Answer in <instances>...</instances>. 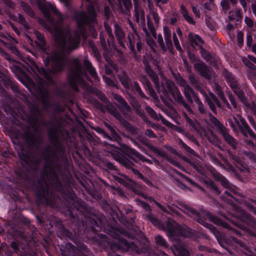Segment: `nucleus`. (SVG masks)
Instances as JSON below:
<instances>
[{"instance_id":"8","label":"nucleus","mask_w":256,"mask_h":256,"mask_svg":"<svg viewBox=\"0 0 256 256\" xmlns=\"http://www.w3.org/2000/svg\"><path fill=\"white\" fill-rule=\"evenodd\" d=\"M20 241L14 240L10 243V247L19 256H39L36 253L38 244L36 242L34 231L28 236L24 232L21 234Z\"/></svg>"},{"instance_id":"5","label":"nucleus","mask_w":256,"mask_h":256,"mask_svg":"<svg viewBox=\"0 0 256 256\" xmlns=\"http://www.w3.org/2000/svg\"><path fill=\"white\" fill-rule=\"evenodd\" d=\"M214 178L217 182L226 188L220 198L226 202L234 206L236 208L234 217L236 222H234V224L238 228L247 232L248 234L256 236V220L245 210L235 206V202H238V192L236 191L237 188L232 184L225 176L221 174L216 172L213 174Z\"/></svg>"},{"instance_id":"21","label":"nucleus","mask_w":256,"mask_h":256,"mask_svg":"<svg viewBox=\"0 0 256 256\" xmlns=\"http://www.w3.org/2000/svg\"><path fill=\"white\" fill-rule=\"evenodd\" d=\"M238 242H240V244H234V246H231L230 247L234 250H239L242 248L246 250V254L247 256H256V248L252 247H248L246 244L242 240L238 238Z\"/></svg>"},{"instance_id":"37","label":"nucleus","mask_w":256,"mask_h":256,"mask_svg":"<svg viewBox=\"0 0 256 256\" xmlns=\"http://www.w3.org/2000/svg\"><path fill=\"white\" fill-rule=\"evenodd\" d=\"M231 88L242 102L244 103L247 101V98L245 96L244 92L238 84Z\"/></svg>"},{"instance_id":"33","label":"nucleus","mask_w":256,"mask_h":256,"mask_svg":"<svg viewBox=\"0 0 256 256\" xmlns=\"http://www.w3.org/2000/svg\"><path fill=\"white\" fill-rule=\"evenodd\" d=\"M114 34L117 39L118 43L122 46H124V40L125 38V35L124 30L118 24H114Z\"/></svg>"},{"instance_id":"51","label":"nucleus","mask_w":256,"mask_h":256,"mask_svg":"<svg viewBox=\"0 0 256 256\" xmlns=\"http://www.w3.org/2000/svg\"><path fill=\"white\" fill-rule=\"evenodd\" d=\"M102 168L107 170L117 171L116 166L112 163L108 161L103 162Z\"/></svg>"},{"instance_id":"44","label":"nucleus","mask_w":256,"mask_h":256,"mask_svg":"<svg viewBox=\"0 0 256 256\" xmlns=\"http://www.w3.org/2000/svg\"><path fill=\"white\" fill-rule=\"evenodd\" d=\"M13 252L5 243L0 246V256H12Z\"/></svg>"},{"instance_id":"42","label":"nucleus","mask_w":256,"mask_h":256,"mask_svg":"<svg viewBox=\"0 0 256 256\" xmlns=\"http://www.w3.org/2000/svg\"><path fill=\"white\" fill-rule=\"evenodd\" d=\"M188 80L190 82V84L194 87V88L197 90L200 91L202 94L204 92V90L202 89V86L201 84L198 80L193 76H190L188 77Z\"/></svg>"},{"instance_id":"16","label":"nucleus","mask_w":256,"mask_h":256,"mask_svg":"<svg viewBox=\"0 0 256 256\" xmlns=\"http://www.w3.org/2000/svg\"><path fill=\"white\" fill-rule=\"evenodd\" d=\"M16 182L21 186H24L29 182V172L28 170L22 168H16L14 170Z\"/></svg>"},{"instance_id":"30","label":"nucleus","mask_w":256,"mask_h":256,"mask_svg":"<svg viewBox=\"0 0 256 256\" xmlns=\"http://www.w3.org/2000/svg\"><path fill=\"white\" fill-rule=\"evenodd\" d=\"M220 134L222 136L227 144L230 145L233 148H236L237 144L236 140L229 134L228 130L226 128Z\"/></svg>"},{"instance_id":"45","label":"nucleus","mask_w":256,"mask_h":256,"mask_svg":"<svg viewBox=\"0 0 256 256\" xmlns=\"http://www.w3.org/2000/svg\"><path fill=\"white\" fill-rule=\"evenodd\" d=\"M5 78L6 79L4 82V84L6 87L7 88H10L14 92H18V89L16 84L10 78H8L6 76Z\"/></svg>"},{"instance_id":"57","label":"nucleus","mask_w":256,"mask_h":256,"mask_svg":"<svg viewBox=\"0 0 256 256\" xmlns=\"http://www.w3.org/2000/svg\"><path fill=\"white\" fill-rule=\"evenodd\" d=\"M242 62L246 66H247L250 70H256V66H255L250 60H248V58H242Z\"/></svg>"},{"instance_id":"3","label":"nucleus","mask_w":256,"mask_h":256,"mask_svg":"<svg viewBox=\"0 0 256 256\" xmlns=\"http://www.w3.org/2000/svg\"><path fill=\"white\" fill-rule=\"evenodd\" d=\"M36 4L46 21L53 25L55 39L60 50V52H54L50 56L44 58L43 62L46 68H42L39 70L48 82L52 84V75L63 70L66 56L78 48L82 36H86V26L91 28L92 24L96 23L97 14L92 3L87 6V13L84 10L76 11L74 14V19L78 30L74 32L72 36L70 30L68 29L66 33L52 16L50 10L57 15L60 14L54 6L51 4H46L45 0H37Z\"/></svg>"},{"instance_id":"62","label":"nucleus","mask_w":256,"mask_h":256,"mask_svg":"<svg viewBox=\"0 0 256 256\" xmlns=\"http://www.w3.org/2000/svg\"><path fill=\"white\" fill-rule=\"evenodd\" d=\"M163 30L164 39L172 38L171 30L167 26H164Z\"/></svg>"},{"instance_id":"55","label":"nucleus","mask_w":256,"mask_h":256,"mask_svg":"<svg viewBox=\"0 0 256 256\" xmlns=\"http://www.w3.org/2000/svg\"><path fill=\"white\" fill-rule=\"evenodd\" d=\"M146 198L150 202H154L158 208H160V210H162V211L164 212H167L166 208H164L160 202H157L156 200L152 196H148Z\"/></svg>"},{"instance_id":"29","label":"nucleus","mask_w":256,"mask_h":256,"mask_svg":"<svg viewBox=\"0 0 256 256\" xmlns=\"http://www.w3.org/2000/svg\"><path fill=\"white\" fill-rule=\"evenodd\" d=\"M152 150L156 154L165 158L168 162L172 165L177 167L179 166L180 164L178 162L174 160V158L169 157L168 154L163 150L154 146H152Z\"/></svg>"},{"instance_id":"17","label":"nucleus","mask_w":256,"mask_h":256,"mask_svg":"<svg viewBox=\"0 0 256 256\" xmlns=\"http://www.w3.org/2000/svg\"><path fill=\"white\" fill-rule=\"evenodd\" d=\"M167 88L170 93L172 95V97L176 102L182 105L190 113L192 112V108H190V106L185 102L183 96L178 90L176 92L173 87L170 85H167Z\"/></svg>"},{"instance_id":"64","label":"nucleus","mask_w":256,"mask_h":256,"mask_svg":"<svg viewBox=\"0 0 256 256\" xmlns=\"http://www.w3.org/2000/svg\"><path fill=\"white\" fill-rule=\"evenodd\" d=\"M140 204L141 206L146 212H148V213H151L152 211V209L150 208V204L147 202H146L144 201H140Z\"/></svg>"},{"instance_id":"49","label":"nucleus","mask_w":256,"mask_h":256,"mask_svg":"<svg viewBox=\"0 0 256 256\" xmlns=\"http://www.w3.org/2000/svg\"><path fill=\"white\" fill-rule=\"evenodd\" d=\"M40 163V158H36V157L32 155L30 162L26 165L30 167L33 166L34 170H37L38 167Z\"/></svg>"},{"instance_id":"25","label":"nucleus","mask_w":256,"mask_h":256,"mask_svg":"<svg viewBox=\"0 0 256 256\" xmlns=\"http://www.w3.org/2000/svg\"><path fill=\"white\" fill-rule=\"evenodd\" d=\"M222 76L231 88L238 84V80H236L235 76L232 72H229L226 68H222Z\"/></svg>"},{"instance_id":"19","label":"nucleus","mask_w":256,"mask_h":256,"mask_svg":"<svg viewBox=\"0 0 256 256\" xmlns=\"http://www.w3.org/2000/svg\"><path fill=\"white\" fill-rule=\"evenodd\" d=\"M209 96H206V100L211 110L216 114H217V110L216 106L218 108H221L222 105L220 100L217 96L212 92H209Z\"/></svg>"},{"instance_id":"12","label":"nucleus","mask_w":256,"mask_h":256,"mask_svg":"<svg viewBox=\"0 0 256 256\" xmlns=\"http://www.w3.org/2000/svg\"><path fill=\"white\" fill-rule=\"evenodd\" d=\"M112 180L120 184L136 194L140 193V191L138 184L126 176L112 174Z\"/></svg>"},{"instance_id":"31","label":"nucleus","mask_w":256,"mask_h":256,"mask_svg":"<svg viewBox=\"0 0 256 256\" xmlns=\"http://www.w3.org/2000/svg\"><path fill=\"white\" fill-rule=\"evenodd\" d=\"M200 54L202 57L207 62L210 64H213L216 62L214 56L203 48L202 46H200Z\"/></svg>"},{"instance_id":"13","label":"nucleus","mask_w":256,"mask_h":256,"mask_svg":"<svg viewBox=\"0 0 256 256\" xmlns=\"http://www.w3.org/2000/svg\"><path fill=\"white\" fill-rule=\"evenodd\" d=\"M22 138L30 148L36 147V144L40 143L39 136H36L32 130L30 126H25L22 128Z\"/></svg>"},{"instance_id":"26","label":"nucleus","mask_w":256,"mask_h":256,"mask_svg":"<svg viewBox=\"0 0 256 256\" xmlns=\"http://www.w3.org/2000/svg\"><path fill=\"white\" fill-rule=\"evenodd\" d=\"M145 66L144 70L146 73L150 76L156 86H159V78L158 74L152 69L150 64L146 62H144Z\"/></svg>"},{"instance_id":"61","label":"nucleus","mask_w":256,"mask_h":256,"mask_svg":"<svg viewBox=\"0 0 256 256\" xmlns=\"http://www.w3.org/2000/svg\"><path fill=\"white\" fill-rule=\"evenodd\" d=\"M18 20L20 24H22L26 29L28 30L30 28V27L29 26L26 20L22 15H18Z\"/></svg>"},{"instance_id":"59","label":"nucleus","mask_w":256,"mask_h":256,"mask_svg":"<svg viewBox=\"0 0 256 256\" xmlns=\"http://www.w3.org/2000/svg\"><path fill=\"white\" fill-rule=\"evenodd\" d=\"M246 106L251 110V113L256 118V104L254 102L246 104Z\"/></svg>"},{"instance_id":"20","label":"nucleus","mask_w":256,"mask_h":256,"mask_svg":"<svg viewBox=\"0 0 256 256\" xmlns=\"http://www.w3.org/2000/svg\"><path fill=\"white\" fill-rule=\"evenodd\" d=\"M108 111L114 116L117 120H121L123 123L124 127L128 130L132 131L134 130L133 126L127 120L124 119L121 114L118 112L117 110L112 104H110L109 107L107 108Z\"/></svg>"},{"instance_id":"28","label":"nucleus","mask_w":256,"mask_h":256,"mask_svg":"<svg viewBox=\"0 0 256 256\" xmlns=\"http://www.w3.org/2000/svg\"><path fill=\"white\" fill-rule=\"evenodd\" d=\"M18 154L20 160L24 162L26 164L28 163L32 156L29 150L22 145L20 146V149L18 151Z\"/></svg>"},{"instance_id":"2","label":"nucleus","mask_w":256,"mask_h":256,"mask_svg":"<svg viewBox=\"0 0 256 256\" xmlns=\"http://www.w3.org/2000/svg\"><path fill=\"white\" fill-rule=\"evenodd\" d=\"M36 4L46 21L53 25L55 39L60 50V52H54L50 56L44 58L43 62L46 68H42L39 70L48 82L52 84V75L63 70L66 56L78 48L82 36H86V26L91 28L92 24L96 23L97 14L92 3L87 6V13L84 10L76 11L74 14V19L78 30L74 32L72 36L70 30L68 29L66 33L52 16L50 10L57 15L60 14L54 6L51 4H46L45 0H37Z\"/></svg>"},{"instance_id":"40","label":"nucleus","mask_w":256,"mask_h":256,"mask_svg":"<svg viewBox=\"0 0 256 256\" xmlns=\"http://www.w3.org/2000/svg\"><path fill=\"white\" fill-rule=\"evenodd\" d=\"M208 116L210 122L214 127L216 128L219 133L225 128L224 126L220 123L218 119L216 117L214 116L210 112H209Z\"/></svg>"},{"instance_id":"53","label":"nucleus","mask_w":256,"mask_h":256,"mask_svg":"<svg viewBox=\"0 0 256 256\" xmlns=\"http://www.w3.org/2000/svg\"><path fill=\"white\" fill-rule=\"evenodd\" d=\"M145 110L147 114L152 118L154 120H158V115L156 112L150 106H146Z\"/></svg>"},{"instance_id":"14","label":"nucleus","mask_w":256,"mask_h":256,"mask_svg":"<svg viewBox=\"0 0 256 256\" xmlns=\"http://www.w3.org/2000/svg\"><path fill=\"white\" fill-rule=\"evenodd\" d=\"M114 160L128 169L130 170L132 172L138 179L144 178V175L138 170L133 168L134 164L128 159L120 154H114Z\"/></svg>"},{"instance_id":"43","label":"nucleus","mask_w":256,"mask_h":256,"mask_svg":"<svg viewBox=\"0 0 256 256\" xmlns=\"http://www.w3.org/2000/svg\"><path fill=\"white\" fill-rule=\"evenodd\" d=\"M155 242L156 246L164 248H168V244L166 240L160 235H158L155 237Z\"/></svg>"},{"instance_id":"34","label":"nucleus","mask_w":256,"mask_h":256,"mask_svg":"<svg viewBox=\"0 0 256 256\" xmlns=\"http://www.w3.org/2000/svg\"><path fill=\"white\" fill-rule=\"evenodd\" d=\"M38 94L40 97L42 103L47 106L50 103V92L47 88H40L38 90Z\"/></svg>"},{"instance_id":"52","label":"nucleus","mask_w":256,"mask_h":256,"mask_svg":"<svg viewBox=\"0 0 256 256\" xmlns=\"http://www.w3.org/2000/svg\"><path fill=\"white\" fill-rule=\"evenodd\" d=\"M92 184L94 186H98L100 188H101L104 186H108V184L106 182V181L103 180L102 179L98 178H96V180L92 182Z\"/></svg>"},{"instance_id":"58","label":"nucleus","mask_w":256,"mask_h":256,"mask_svg":"<svg viewBox=\"0 0 256 256\" xmlns=\"http://www.w3.org/2000/svg\"><path fill=\"white\" fill-rule=\"evenodd\" d=\"M238 45L241 48L244 43V33L242 31H239L236 36Z\"/></svg>"},{"instance_id":"54","label":"nucleus","mask_w":256,"mask_h":256,"mask_svg":"<svg viewBox=\"0 0 256 256\" xmlns=\"http://www.w3.org/2000/svg\"><path fill=\"white\" fill-rule=\"evenodd\" d=\"M172 38H173L174 44V45L176 49L180 52H182V48H181L177 36L176 34V33L175 32H174L172 34Z\"/></svg>"},{"instance_id":"41","label":"nucleus","mask_w":256,"mask_h":256,"mask_svg":"<svg viewBox=\"0 0 256 256\" xmlns=\"http://www.w3.org/2000/svg\"><path fill=\"white\" fill-rule=\"evenodd\" d=\"M196 92L194 90L189 86L188 85L184 90V94L188 103L193 104V96Z\"/></svg>"},{"instance_id":"24","label":"nucleus","mask_w":256,"mask_h":256,"mask_svg":"<svg viewBox=\"0 0 256 256\" xmlns=\"http://www.w3.org/2000/svg\"><path fill=\"white\" fill-rule=\"evenodd\" d=\"M230 168L236 178L240 181H242L243 177L246 176L247 174L250 172V168L247 166H243L238 168V170L236 169L232 166H230Z\"/></svg>"},{"instance_id":"36","label":"nucleus","mask_w":256,"mask_h":256,"mask_svg":"<svg viewBox=\"0 0 256 256\" xmlns=\"http://www.w3.org/2000/svg\"><path fill=\"white\" fill-rule=\"evenodd\" d=\"M188 40L190 43L191 46L192 47H194V45H196L198 46L200 49L199 43L203 44H204V40L202 38L197 34H194L192 32H190L188 34Z\"/></svg>"},{"instance_id":"60","label":"nucleus","mask_w":256,"mask_h":256,"mask_svg":"<svg viewBox=\"0 0 256 256\" xmlns=\"http://www.w3.org/2000/svg\"><path fill=\"white\" fill-rule=\"evenodd\" d=\"M128 47L130 49L131 52L134 55H136V50L135 49L134 43L132 42V38H130V36H128Z\"/></svg>"},{"instance_id":"38","label":"nucleus","mask_w":256,"mask_h":256,"mask_svg":"<svg viewBox=\"0 0 256 256\" xmlns=\"http://www.w3.org/2000/svg\"><path fill=\"white\" fill-rule=\"evenodd\" d=\"M119 80L122 86L126 90L130 88V78L126 72L119 74L118 75Z\"/></svg>"},{"instance_id":"6","label":"nucleus","mask_w":256,"mask_h":256,"mask_svg":"<svg viewBox=\"0 0 256 256\" xmlns=\"http://www.w3.org/2000/svg\"><path fill=\"white\" fill-rule=\"evenodd\" d=\"M74 63V68L70 71L68 75V80L70 86L74 90L79 91L78 84L82 80L83 76H85L88 81L91 82L87 72L95 80H98V76L96 68L88 59L85 58L84 60V69H82V64L78 59L76 58Z\"/></svg>"},{"instance_id":"22","label":"nucleus","mask_w":256,"mask_h":256,"mask_svg":"<svg viewBox=\"0 0 256 256\" xmlns=\"http://www.w3.org/2000/svg\"><path fill=\"white\" fill-rule=\"evenodd\" d=\"M174 254L177 256H190V252L186 249V245L178 240L174 243Z\"/></svg>"},{"instance_id":"50","label":"nucleus","mask_w":256,"mask_h":256,"mask_svg":"<svg viewBox=\"0 0 256 256\" xmlns=\"http://www.w3.org/2000/svg\"><path fill=\"white\" fill-rule=\"evenodd\" d=\"M21 6L22 8L24 10L28 15L30 16H33L34 15V10L32 9L30 6L25 2H22Z\"/></svg>"},{"instance_id":"39","label":"nucleus","mask_w":256,"mask_h":256,"mask_svg":"<svg viewBox=\"0 0 256 256\" xmlns=\"http://www.w3.org/2000/svg\"><path fill=\"white\" fill-rule=\"evenodd\" d=\"M146 217L148 220L156 227L159 228L164 227V222L154 216L152 213L146 214Z\"/></svg>"},{"instance_id":"32","label":"nucleus","mask_w":256,"mask_h":256,"mask_svg":"<svg viewBox=\"0 0 256 256\" xmlns=\"http://www.w3.org/2000/svg\"><path fill=\"white\" fill-rule=\"evenodd\" d=\"M114 98L118 102V106L121 111H126L127 112L130 111V107L121 96L116 94Z\"/></svg>"},{"instance_id":"7","label":"nucleus","mask_w":256,"mask_h":256,"mask_svg":"<svg viewBox=\"0 0 256 256\" xmlns=\"http://www.w3.org/2000/svg\"><path fill=\"white\" fill-rule=\"evenodd\" d=\"M107 127L110 132V135L107 134L105 130L101 128L98 127L96 130L98 133L100 134L104 138L110 142V143H108V144L120 150L134 162H138L140 160H142L144 157L142 154L134 149L132 148L126 144L122 143L120 136L110 126L108 125Z\"/></svg>"},{"instance_id":"56","label":"nucleus","mask_w":256,"mask_h":256,"mask_svg":"<svg viewBox=\"0 0 256 256\" xmlns=\"http://www.w3.org/2000/svg\"><path fill=\"white\" fill-rule=\"evenodd\" d=\"M40 23L42 24V26L49 32L51 33L54 32V30L53 25L50 24V23L48 24L42 20H40Z\"/></svg>"},{"instance_id":"63","label":"nucleus","mask_w":256,"mask_h":256,"mask_svg":"<svg viewBox=\"0 0 256 256\" xmlns=\"http://www.w3.org/2000/svg\"><path fill=\"white\" fill-rule=\"evenodd\" d=\"M164 40L166 44V49L168 50L170 52H172L174 50V47L172 41V38H166Z\"/></svg>"},{"instance_id":"10","label":"nucleus","mask_w":256,"mask_h":256,"mask_svg":"<svg viewBox=\"0 0 256 256\" xmlns=\"http://www.w3.org/2000/svg\"><path fill=\"white\" fill-rule=\"evenodd\" d=\"M234 122L237 124L238 128V132L244 136V142L246 145L250 148H254L255 146L252 140H256V134L250 128L244 118L242 116H239L238 119L236 117H233Z\"/></svg>"},{"instance_id":"18","label":"nucleus","mask_w":256,"mask_h":256,"mask_svg":"<svg viewBox=\"0 0 256 256\" xmlns=\"http://www.w3.org/2000/svg\"><path fill=\"white\" fill-rule=\"evenodd\" d=\"M194 68L203 78L210 80L212 78V74L208 66L203 62H196L194 64Z\"/></svg>"},{"instance_id":"27","label":"nucleus","mask_w":256,"mask_h":256,"mask_svg":"<svg viewBox=\"0 0 256 256\" xmlns=\"http://www.w3.org/2000/svg\"><path fill=\"white\" fill-rule=\"evenodd\" d=\"M183 160L198 172L199 174L202 173V164L200 160L194 158H188L186 156H184Z\"/></svg>"},{"instance_id":"9","label":"nucleus","mask_w":256,"mask_h":256,"mask_svg":"<svg viewBox=\"0 0 256 256\" xmlns=\"http://www.w3.org/2000/svg\"><path fill=\"white\" fill-rule=\"evenodd\" d=\"M174 220L170 219H168V220L164 222V228H160L167 230L168 234L172 238L174 237L176 242L180 240V236L182 237H191L193 236L192 230L188 226H182L180 225L177 226H174Z\"/></svg>"},{"instance_id":"47","label":"nucleus","mask_w":256,"mask_h":256,"mask_svg":"<svg viewBox=\"0 0 256 256\" xmlns=\"http://www.w3.org/2000/svg\"><path fill=\"white\" fill-rule=\"evenodd\" d=\"M132 88L133 90H135L136 94H138V95H139L142 98L148 99V98L143 92L138 82H134L133 84L132 85Z\"/></svg>"},{"instance_id":"1","label":"nucleus","mask_w":256,"mask_h":256,"mask_svg":"<svg viewBox=\"0 0 256 256\" xmlns=\"http://www.w3.org/2000/svg\"><path fill=\"white\" fill-rule=\"evenodd\" d=\"M50 127L48 135L54 148L50 146L43 148L41 156L45 160L40 178L33 184L37 200L45 203L50 207L60 210L66 208L70 216L68 223L71 230L68 229L60 220L48 216L46 212H39L36 214V222L48 232H52L54 226L56 232H127L122 228L110 226L108 229L104 228L102 216L92 214L90 207L75 194L68 182L62 183L58 173L62 176L70 174L66 146L62 142L60 134L64 131L62 126H56L53 122H44Z\"/></svg>"},{"instance_id":"48","label":"nucleus","mask_w":256,"mask_h":256,"mask_svg":"<svg viewBox=\"0 0 256 256\" xmlns=\"http://www.w3.org/2000/svg\"><path fill=\"white\" fill-rule=\"evenodd\" d=\"M178 144L180 146V148H183L187 153L194 156L197 155V154L195 152V151L190 147L186 144L182 139H180Z\"/></svg>"},{"instance_id":"23","label":"nucleus","mask_w":256,"mask_h":256,"mask_svg":"<svg viewBox=\"0 0 256 256\" xmlns=\"http://www.w3.org/2000/svg\"><path fill=\"white\" fill-rule=\"evenodd\" d=\"M37 40L35 42L38 48L41 50L44 53L46 54L47 56H50L51 54H48L47 52V44L45 40L44 36L40 32H36V33Z\"/></svg>"},{"instance_id":"4","label":"nucleus","mask_w":256,"mask_h":256,"mask_svg":"<svg viewBox=\"0 0 256 256\" xmlns=\"http://www.w3.org/2000/svg\"><path fill=\"white\" fill-rule=\"evenodd\" d=\"M178 204L180 207L172 204V206H168V208L172 212L177 215L180 214L178 210H181L185 214L194 218L202 225L209 229L210 232L215 236L219 244L230 253H231L230 250L231 246H234V244L235 243L240 244V242H238L237 238L232 236L230 237L226 236L218 231L213 225L208 223L206 220H208L210 222L218 226H222L224 228L232 230L238 236L241 234L240 232L232 228L231 226L226 222L206 210L200 213L196 210L190 207L183 202H179Z\"/></svg>"},{"instance_id":"15","label":"nucleus","mask_w":256,"mask_h":256,"mask_svg":"<svg viewBox=\"0 0 256 256\" xmlns=\"http://www.w3.org/2000/svg\"><path fill=\"white\" fill-rule=\"evenodd\" d=\"M40 114V110L35 104L30 106L29 113L26 114V120L28 124L36 130L38 128V116Z\"/></svg>"},{"instance_id":"11","label":"nucleus","mask_w":256,"mask_h":256,"mask_svg":"<svg viewBox=\"0 0 256 256\" xmlns=\"http://www.w3.org/2000/svg\"><path fill=\"white\" fill-rule=\"evenodd\" d=\"M2 28V25L0 24V54L6 60L10 62L12 60V59L10 58V54L4 51L2 47L10 50L12 54L18 57H20L21 54L18 48L12 44L10 38V36L8 34L3 32Z\"/></svg>"},{"instance_id":"35","label":"nucleus","mask_w":256,"mask_h":256,"mask_svg":"<svg viewBox=\"0 0 256 256\" xmlns=\"http://www.w3.org/2000/svg\"><path fill=\"white\" fill-rule=\"evenodd\" d=\"M180 10L184 18L188 24L192 25L196 24V22L192 16L190 15L188 11L183 4H181L180 6Z\"/></svg>"},{"instance_id":"46","label":"nucleus","mask_w":256,"mask_h":256,"mask_svg":"<svg viewBox=\"0 0 256 256\" xmlns=\"http://www.w3.org/2000/svg\"><path fill=\"white\" fill-rule=\"evenodd\" d=\"M96 95L102 102L106 104V109L109 107L110 104H112L105 94L100 90H96Z\"/></svg>"}]
</instances>
